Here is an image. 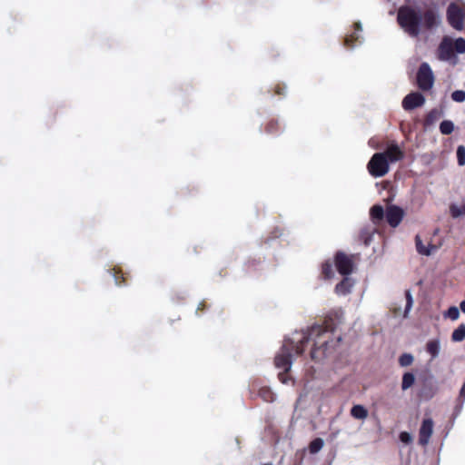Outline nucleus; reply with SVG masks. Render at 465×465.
<instances>
[{
	"mask_svg": "<svg viewBox=\"0 0 465 465\" xmlns=\"http://www.w3.org/2000/svg\"><path fill=\"white\" fill-rule=\"evenodd\" d=\"M339 341V337L334 336L331 331L321 325L312 326L306 331H297L295 337L292 338V343H296L295 351L297 353L303 351L305 342H312L311 356L316 361H322L331 356Z\"/></svg>",
	"mask_w": 465,
	"mask_h": 465,
	"instance_id": "nucleus-1",
	"label": "nucleus"
},
{
	"mask_svg": "<svg viewBox=\"0 0 465 465\" xmlns=\"http://www.w3.org/2000/svg\"><path fill=\"white\" fill-rule=\"evenodd\" d=\"M404 156L403 151L396 143H391L382 153H376L372 155L367 164L370 174L373 177H382L390 171V163L401 160Z\"/></svg>",
	"mask_w": 465,
	"mask_h": 465,
	"instance_id": "nucleus-2",
	"label": "nucleus"
},
{
	"mask_svg": "<svg viewBox=\"0 0 465 465\" xmlns=\"http://www.w3.org/2000/svg\"><path fill=\"white\" fill-rule=\"evenodd\" d=\"M291 341L285 338L284 343L282 346L281 352L274 358V364L276 368L282 369L283 371L278 373V378L282 383H287L291 380Z\"/></svg>",
	"mask_w": 465,
	"mask_h": 465,
	"instance_id": "nucleus-3",
	"label": "nucleus"
},
{
	"mask_svg": "<svg viewBox=\"0 0 465 465\" xmlns=\"http://www.w3.org/2000/svg\"><path fill=\"white\" fill-rule=\"evenodd\" d=\"M398 21L401 26L411 35L419 34L420 18L417 13L409 7H401L398 13Z\"/></svg>",
	"mask_w": 465,
	"mask_h": 465,
	"instance_id": "nucleus-4",
	"label": "nucleus"
},
{
	"mask_svg": "<svg viewBox=\"0 0 465 465\" xmlns=\"http://www.w3.org/2000/svg\"><path fill=\"white\" fill-rule=\"evenodd\" d=\"M447 15L450 25L457 30H462L465 22V8L457 4H451L448 8Z\"/></svg>",
	"mask_w": 465,
	"mask_h": 465,
	"instance_id": "nucleus-5",
	"label": "nucleus"
},
{
	"mask_svg": "<svg viewBox=\"0 0 465 465\" xmlns=\"http://www.w3.org/2000/svg\"><path fill=\"white\" fill-rule=\"evenodd\" d=\"M418 84L423 90H429L433 84V74L427 63H423L417 75Z\"/></svg>",
	"mask_w": 465,
	"mask_h": 465,
	"instance_id": "nucleus-6",
	"label": "nucleus"
},
{
	"mask_svg": "<svg viewBox=\"0 0 465 465\" xmlns=\"http://www.w3.org/2000/svg\"><path fill=\"white\" fill-rule=\"evenodd\" d=\"M433 432V420L430 418L423 420L419 430V443L426 446Z\"/></svg>",
	"mask_w": 465,
	"mask_h": 465,
	"instance_id": "nucleus-7",
	"label": "nucleus"
},
{
	"mask_svg": "<svg viewBox=\"0 0 465 465\" xmlns=\"http://www.w3.org/2000/svg\"><path fill=\"white\" fill-rule=\"evenodd\" d=\"M335 264L341 274L347 275L352 272L353 263L351 257L342 252H339L335 256Z\"/></svg>",
	"mask_w": 465,
	"mask_h": 465,
	"instance_id": "nucleus-8",
	"label": "nucleus"
},
{
	"mask_svg": "<svg viewBox=\"0 0 465 465\" xmlns=\"http://www.w3.org/2000/svg\"><path fill=\"white\" fill-rule=\"evenodd\" d=\"M404 215V212L401 208L391 205L386 210V219L389 224L392 227H396L400 224Z\"/></svg>",
	"mask_w": 465,
	"mask_h": 465,
	"instance_id": "nucleus-9",
	"label": "nucleus"
},
{
	"mask_svg": "<svg viewBox=\"0 0 465 465\" xmlns=\"http://www.w3.org/2000/svg\"><path fill=\"white\" fill-rule=\"evenodd\" d=\"M424 97L419 93H411L408 94L402 101V107L405 110H411L422 105Z\"/></svg>",
	"mask_w": 465,
	"mask_h": 465,
	"instance_id": "nucleus-10",
	"label": "nucleus"
},
{
	"mask_svg": "<svg viewBox=\"0 0 465 465\" xmlns=\"http://www.w3.org/2000/svg\"><path fill=\"white\" fill-rule=\"evenodd\" d=\"M452 47L451 39L445 37L439 46V58L443 61L450 60L453 57Z\"/></svg>",
	"mask_w": 465,
	"mask_h": 465,
	"instance_id": "nucleus-11",
	"label": "nucleus"
},
{
	"mask_svg": "<svg viewBox=\"0 0 465 465\" xmlns=\"http://www.w3.org/2000/svg\"><path fill=\"white\" fill-rule=\"evenodd\" d=\"M422 25L428 29L438 26L440 23V15L434 10H428L422 16Z\"/></svg>",
	"mask_w": 465,
	"mask_h": 465,
	"instance_id": "nucleus-12",
	"label": "nucleus"
},
{
	"mask_svg": "<svg viewBox=\"0 0 465 465\" xmlns=\"http://www.w3.org/2000/svg\"><path fill=\"white\" fill-rule=\"evenodd\" d=\"M415 244L417 252L421 255L430 256L437 250V247L430 243L424 245L419 235L415 237Z\"/></svg>",
	"mask_w": 465,
	"mask_h": 465,
	"instance_id": "nucleus-13",
	"label": "nucleus"
},
{
	"mask_svg": "<svg viewBox=\"0 0 465 465\" xmlns=\"http://www.w3.org/2000/svg\"><path fill=\"white\" fill-rule=\"evenodd\" d=\"M426 351L430 355L431 359L439 356L440 351V341L439 339H432L426 343Z\"/></svg>",
	"mask_w": 465,
	"mask_h": 465,
	"instance_id": "nucleus-14",
	"label": "nucleus"
},
{
	"mask_svg": "<svg viewBox=\"0 0 465 465\" xmlns=\"http://www.w3.org/2000/svg\"><path fill=\"white\" fill-rule=\"evenodd\" d=\"M352 281L346 277L339 284L336 285L335 291L340 295H346L352 288Z\"/></svg>",
	"mask_w": 465,
	"mask_h": 465,
	"instance_id": "nucleus-15",
	"label": "nucleus"
},
{
	"mask_svg": "<svg viewBox=\"0 0 465 465\" xmlns=\"http://www.w3.org/2000/svg\"><path fill=\"white\" fill-rule=\"evenodd\" d=\"M351 415L357 420H365L368 417V411L362 405H354L351 410Z\"/></svg>",
	"mask_w": 465,
	"mask_h": 465,
	"instance_id": "nucleus-16",
	"label": "nucleus"
},
{
	"mask_svg": "<svg viewBox=\"0 0 465 465\" xmlns=\"http://www.w3.org/2000/svg\"><path fill=\"white\" fill-rule=\"evenodd\" d=\"M112 273L117 285L121 286L126 283L125 273L120 268H113Z\"/></svg>",
	"mask_w": 465,
	"mask_h": 465,
	"instance_id": "nucleus-17",
	"label": "nucleus"
},
{
	"mask_svg": "<svg viewBox=\"0 0 465 465\" xmlns=\"http://www.w3.org/2000/svg\"><path fill=\"white\" fill-rule=\"evenodd\" d=\"M415 382V376L411 372H406L403 374L402 381H401V389L406 391L410 389Z\"/></svg>",
	"mask_w": 465,
	"mask_h": 465,
	"instance_id": "nucleus-18",
	"label": "nucleus"
},
{
	"mask_svg": "<svg viewBox=\"0 0 465 465\" xmlns=\"http://www.w3.org/2000/svg\"><path fill=\"white\" fill-rule=\"evenodd\" d=\"M259 396L266 402H272L274 401V393L268 387H262L259 390Z\"/></svg>",
	"mask_w": 465,
	"mask_h": 465,
	"instance_id": "nucleus-19",
	"label": "nucleus"
},
{
	"mask_svg": "<svg viewBox=\"0 0 465 465\" xmlns=\"http://www.w3.org/2000/svg\"><path fill=\"white\" fill-rule=\"evenodd\" d=\"M465 339V325L460 324L455 329L451 334V340L455 342L461 341Z\"/></svg>",
	"mask_w": 465,
	"mask_h": 465,
	"instance_id": "nucleus-20",
	"label": "nucleus"
},
{
	"mask_svg": "<svg viewBox=\"0 0 465 465\" xmlns=\"http://www.w3.org/2000/svg\"><path fill=\"white\" fill-rule=\"evenodd\" d=\"M450 215L453 218H458L460 216L465 215V203L461 205L452 204L450 207Z\"/></svg>",
	"mask_w": 465,
	"mask_h": 465,
	"instance_id": "nucleus-21",
	"label": "nucleus"
},
{
	"mask_svg": "<svg viewBox=\"0 0 465 465\" xmlns=\"http://www.w3.org/2000/svg\"><path fill=\"white\" fill-rule=\"evenodd\" d=\"M323 440L321 438L313 440L309 445V450L311 453L315 454L319 452L323 447Z\"/></svg>",
	"mask_w": 465,
	"mask_h": 465,
	"instance_id": "nucleus-22",
	"label": "nucleus"
},
{
	"mask_svg": "<svg viewBox=\"0 0 465 465\" xmlns=\"http://www.w3.org/2000/svg\"><path fill=\"white\" fill-rule=\"evenodd\" d=\"M384 215L383 208L380 205H375L371 209V216L373 221H380Z\"/></svg>",
	"mask_w": 465,
	"mask_h": 465,
	"instance_id": "nucleus-23",
	"label": "nucleus"
},
{
	"mask_svg": "<svg viewBox=\"0 0 465 465\" xmlns=\"http://www.w3.org/2000/svg\"><path fill=\"white\" fill-rule=\"evenodd\" d=\"M454 130V124L451 121L445 120L440 124V131L443 134H450Z\"/></svg>",
	"mask_w": 465,
	"mask_h": 465,
	"instance_id": "nucleus-24",
	"label": "nucleus"
},
{
	"mask_svg": "<svg viewBox=\"0 0 465 465\" xmlns=\"http://www.w3.org/2000/svg\"><path fill=\"white\" fill-rule=\"evenodd\" d=\"M443 316L452 321H456L460 317V311L457 307L452 306L443 313Z\"/></svg>",
	"mask_w": 465,
	"mask_h": 465,
	"instance_id": "nucleus-25",
	"label": "nucleus"
},
{
	"mask_svg": "<svg viewBox=\"0 0 465 465\" xmlns=\"http://www.w3.org/2000/svg\"><path fill=\"white\" fill-rule=\"evenodd\" d=\"M413 360H414V358H413V356L411 354H410V353H403L399 358V363L402 367H407V366H410L411 364H412Z\"/></svg>",
	"mask_w": 465,
	"mask_h": 465,
	"instance_id": "nucleus-26",
	"label": "nucleus"
},
{
	"mask_svg": "<svg viewBox=\"0 0 465 465\" xmlns=\"http://www.w3.org/2000/svg\"><path fill=\"white\" fill-rule=\"evenodd\" d=\"M413 299L410 292H406V307L403 317L406 318L412 308Z\"/></svg>",
	"mask_w": 465,
	"mask_h": 465,
	"instance_id": "nucleus-27",
	"label": "nucleus"
},
{
	"mask_svg": "<svg viewBox=\"0 0 465 465\" xmlns=\"http://www.w3.org/2000/svg\"><path fill=\"white\" fill-rule=\"evenodd\" d=\"M457 159L460 165L465 164V147L459 145L457 148Z\"/></svg>",
	"mask_w": 465,
	"mask_h": 465,
	"instance_id": "nucleus-28",
	"label": "nucleus"
},
{
	"mask_svg": "<svg viewBox=\"0 0 465 465\" xmlns=\"http://www.w3.org/2000/svg\"><path fill=\"white\" fill-rule=\"evenodd\" d=\"M451 99L457 103H462L465 101V91L457 90L451 94Z\"/></svg>",
	"mask_w": 465,
	"mask_h": 465,
	"instance_id": "nucleus-29",
	"label": "nucleus"
},
{
	"mask_svg": "<svg viewBox=\"0 0 465 465\" xmlns=\"http://www.w3.org/2000/svg\"><path fill=\"white\" fill-rule=\"evenodd\" d=\"M453 45H454L455 50L458 53L465 52V40L463 38H457Z\"/></svg>",
	"mask_w": 465,
	"mask_h": 465,
	"instance_id": "nucleus-30",
	"label": "nucleus"
},
{
	"mask_svg": "<svg viewBox=\"0 0 465 465\" xmlns=\"http://www.w3.org/2000/svg\"><path fill=\"white\" fill-rule=\"evenodd\" d=\"M322 273L326 278H331L333 276L332 267L329 262H326L322 264Z\"/></svg>",
	"mask_w": 465,
	"mask_h": 465,
	"instance_id": "nucleus-31",
	"label": "nucleus"
},
{
	"mask_svg": "<svg viewBox=\"0 0 465 465\" xmlns=\"http://www.w3.org/2000/svg\"><path fill=\"white\" fill-rule=\"evenodd\" d=\"M400 440L405 444H409L412 441V437L409 432L403 431L400 434Z\"/></svg>",
	"mask_w": 465,
	"mask_h": 465,
	"instance_id": "nucleus-32",
	"label": "nucleus"
},
{
	"mask_svg": "<svg viewBox=\"0 0 465 465\" xmlns=\"http://www.w3.org/2000/svg\"><path fill=\"white\" fill-rule=\"evenodd\" d=\"M277 128H278V123L275 121H270L267 124L265 130L267 133L272 134V133L275 132L277 130Z\"/></svg>",
	"mask_w": 465,
	"mask_h": 465,
	"instance_id": "nucleus-33",
	"label": "nucleus"
},
{
	"mask_svg": "<svg viewBox=\"0 0 465 465\" xmlns=\"http://www.w3.org/2000/svg\"><path fill=\"white\" fill-rule=\"evenodd\" d=\"M354 38H355V39H357V38H358V35H357V33H354V34H352V35H351L347 36V37L345 38V45H346L348 47H351V46H350V45H349V43H350L352 39H354Z\"/></svg>",
	"mask_w": 465,
	"mask_h": 465,
	"instance_id": "nucleus-34",
	"label": "nucleus"
},
{
	"mask_svg": "<svg viewBox=\"0 0 465 465\" xmlns=\"http://www.w3.org/2000/svg\"><path fill=\"white\" fill-rule=\"evenodd\" d=\"M274 90H275V94H279V95L283 94L286 93V88L285 87H282L280 85H276Z\"/></svg>",
	"mask_w": 465,
	"mask_h": 465,
	"instance_id": "nucleus-35",
	"label": "nucleus"
},
{
	"mask_svg": "<svg viewBox=\"0 0 465 465\" xmlns=\"http://www.w3.org/2000/svg\"><path fill=\"white\" fill-rule=\"evenodd\" d=\"M460 396L461 398H463V400H465V383L462 385V387H461V389H460Z\"/></svg>",
	"mask_w": 465,
	"mask_h": 465,
	"instance_id": "nucleus-36",
	"label": "nucleus"
},
{
	"mask_svg": "<svg viewBox=\"0 0 465 465\" xmlns=\"http://www.w3.org/2000/svg\"><path fill=\"white\" fill-rule=\"evenodd\" d=\"M460 307L461 312L465 313V300L460 302Z\"/></svg>",
	"mask_w": 465,
	"mask_h": 465,
	"instance_id": "nucleus-37",
	"label": "nucleus"
},
{
	"mask_svg": "<svg viewBox=\"0 0 465 465\" xmlns=\"http://www.w3.org/2000/svg\"><path fill=\"white\" fill-rule=\"evenodd\" d=\"M355 26H356V30L357 31H361V27L360 24H356Z\"/></svg>",
	"mask_w": 465,
	"mask_h": 465,
	"instance_id": "nucleus-38",
	"label": "nucleus"
},
{
	"mask_svg": "<svg viewBox=\"0 0 465 465\" xmlns=\"http://www.w3.org/2000/svg\"><path fill=\"white\" fill-rule=\"evenodd\" d=\"M203 306H204V304H203V303H200V305H199V307H198V310L203 309Z\"/></svg>",
	"mask_w": 465,
	"mask_h": 465,
	"instance_id": "nucleus-39",
	"label": "nucleus"
}]
</instances>
